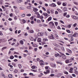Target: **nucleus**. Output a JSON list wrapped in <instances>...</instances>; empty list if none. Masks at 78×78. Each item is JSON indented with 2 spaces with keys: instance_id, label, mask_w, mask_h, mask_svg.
<instances>
[{
  "instance_id": "obj_1",
  "label": "nucleus",
  "mask_w": 78,
  "mask_h": 78,
  "mask_svg": "<svg viewBox=\"0 0 78 78\" xmlns=\"http://www.w3.org/2000/svg\"><path fill=\"white\" fill-rule=\"evenodd\" d=\"M40 65L41 66H43V65H45V63H44V62L42 60H40L39 61Z\"/></svg>"
},
{
  "instance_id": "obj_2",
  "label": "nucleus",
  "mask_w": 78,
  "mask_h": 78,
  "mask_svg": "<svg viewBox=\"0 0 78 78\" xmlns=\"http://www.w3.org/2000/svg\"><path fill=\"white\" fill-rule=\"evenodd\" d=\"M44 36V34L42 33H38L37 34V36Z\"/></svg>"
},
{
  "instance_id": "obj_3",
  "label": "nucleus",
  "mask_w": 78,
  "mask_h": 78,
  "mask_svg": "<svg viewBox=\"0 0 78 78\" xmlns=\"http://www.w3.org/2000/svg\"><path fill=\"white\" fill-rule=\"evenodd\" d=\"M71 62L72 61L70 59H67L65 61V62L66 64H68V63H70V62Z\"/></svg>"
},
{
  "instance_id": "obj_4",
  "label": "nucleus",
  "mask_w": 78,
  "mask_h": 78,
  "mask_svg": "<svg viewBox=\"0 0 78 78\" xmlns=\"http://www.w3.org/2000/svg\"><path fill=\"white\" fill-rule=\"evenodd\" d=\"M50 6H51V7H56V5L55 3H52L50 5Z\"/></svg>"
},
{
  "instance_id": "obj_5",
  "label": "nucleus",
  "mask_w": 78,
  "mask_h": 78,
  "mask_svg": "<svg viewBox=\"0 0 78 78\" xmlns=\"http://www.w3.org/2000/svg\"><path fill=\"white\" fill-rule=\"evenodd\" d=\"M55 57H61V56L59 55V54L58 53H57L56 54H55Z\"/></svg>"
},
{
  "instance_id": "obj_6",
  "label": "nucleus",
  "mask_w": 78,
  "mask_h": 78,
  "mask_svg": "<svg viewBox=\"0 0 78 78\" xmlns=\"http://www.w3.org/2000/svg\"><path fill=\"white\" fill-rule=\"evenodd\" d=\"M34 8V7H33V11L34 12H36V11H38V9H37Z\"/></svg>"
},
{
  "instance_id": "obj_7",
  "label": "nucleus",
  "mask_w": 78,
  "mask_h": 78,
  "mask_svg": "<svg viewBox=\"0 0 78 78\" xmlns=\"http://www.w3.org/2000/svg\"><path fill=\"white\" fill-rule=\"evenodd\" d=\"M72 18H73V19H77V17H76V16H73L72 15L71 16Z\"/></svg>"
},
{
  "instance_id": "obj_8",
  "label": "nucleus",
  "mask_w": 78,
  "mask_h": 78,
  "mask_svg": "<svg viewBox=\"0 0 78 78\" xmlns=\"http://www.w3.org/2000/svg\"><path fill=\"white\" fill-rule=\"evenodd\" d=\"M42 15H43V16H45L46 17L48 16V14H47V13H45L44 12H43L42 13Z\"/></svg>"
},
{
  "instance_id": "obj_9",
  "label": "nucleus",
  "mask_w": 78,
  "mask_h": 78,
  "mask_svg": "<svg viewBox=\"0 0 78 78\" xmlns=\"http://www.w3.org/2000/svg\"><path fill=\"white\" fill-rule=\"evenodd\" d=\"M29 33H34V31L33 30H29Z\"/></svg>"
},
{
  "instance_id": "obj_10",
  "label": "nucleus",
  "mask_w": 78,
  "mask_h": 78,
  "mask_svg": "<svg viewBox=\"0 0 78 78\" xmlns=\"http://www.w3.org/2000/svg\"><path fill=\"white\" fill-rule=\"evenodd\" d=\"M49 24L50 25H54V24L53 22H50L49 23Z\"/></svg>"
},
{
  "instance_id": "obj_11",
  "label": "nucleus",
  "mask_w": 78,
  "mask_h": 78,
  "mask_svg": "<svg viewBox=\"0 0 78 78\" xmlns=\"http://www.w3.org/2000/svg\"><path fill=\"white\" fill-rule=\"evenodd\" d=\"M52 35H51L50 36V37L51 39H55V37H53V35L51 34Z\"/></svg>"
},
{
  "instance_id": "obj_12",
  "label": "nucleus",
  "mask_w": 78,
  "mask_h": 78,
  "mask_svg": "<svg viewBox=\"0 0 78 78\" xmlns=\"http://www.w3.org/2000/svg\"><path fill=\"white\" fill-rule=\"evenodd\" d=\"M63 10L64 12L67 11V8L66 7H64L63 9Z\"/></svg>"
},
{
  "instance_id": "obj_13",
  "label": "nucleus",
  "mask_w": 78,
  "mask_h": 78,
  "mask_svg": "<svg viewBox=\"0 0 78 78\" xmlns=\"http://www.w3.org/2000/svg\"><path fill=\"white\" fill-rule=\"evenodd\" d=\"M20 43L21 45H23V41L22 40H20Z\"/></svg>"
},
{
  "instance_id": "obj_14",
  "label": "nucleus",
  "mask_w": 78,
  "mask_h": 78,
  "mask_svg": "<svg viewBox=\"0 0 78 78\" xmlns=\"http://www.w3.org/2000/svg\"><path fill=\"white\" fill-rule=\"evenodd\" d=\"M51 65L52 67H55L56 66V64H51Z\"/></svg>"
},
{
  "instance_id": "obj_15",
  "label": "nucleus",
  "mask_w": 78,
  "mask_h": 78,
  "mask_svg": "<svg viewBox=\"0 0 78 78\" xmlns=\"http://www.w3.org/2000/svg\"><path fill=\"white\" fill-rule=\"evenodd\" d=\"M51 28H53L54 29H55V24L54 25H52L51 26Z\"/></svg>"
},
{
  "instance_id": "obj_16",
  "label": "nucleus",
  "mask_w": 78,
  "mask_h": 78,
  "mask_svg": "<svg viewBox=\"0 0 78 78\" xmlns=\"http://www.w3.org/2000/svg\"><path fill=\"white\" fill-rule=\"evenodd\" d=\"M37 41L38 42H41V38H38L37 39Z\"/></svg>"
},
{
  "instance_id": "obj_17",
  "label": "nucleus",
  "mask_w": 78,
  "mask_h": 78,
  "mask_svg": "<svg viewBox=\"0 0 78 78\" xmlns=\"http://www.w3.org/2000/svg\"><path fill=\"white\" fill-rule=\"evenodd\" d=\"M6 48H7V47H3V48H2V51H3V50H5V49H6Z\"/></svg>"
},
{
  "instance_id": "obj_18",
  "label": "nucleus",
  "mask_w": 78,
  "mask_h": 78,
  "mask_svg": "<svg viewBox=\"0 0 78 78\" xmlns=\"http://www.w3.org/2000/svg\"><path fill=\"white\" fill-rule=\"evenodd\" d=\"M52 18H51V17H49L48 18V21H50L51 20V19Z\"/></svg>"
},
{
  "instance_id": "obj_19",
  "label": "nucleus",
  "mask_w": 78,
  "mask_h": 78,
  "mask_svg": "<svg viewBox=\"0 0 78 78\" xmlns=\"http://www.w3.org/2000/svg\"><path fill=\"white\" fill-rule=\"evenodd\" d=\"M55 37H56V38H57V39H58V38L59 37L58 35L56 34H55Z\"/></svg>"
},
{
  "instance_id": "obj_20",
  "label": "nucleus",
  "mask_w": 78,
  "mask_h": 78,
  "mask_svg": "<svg viewBox=\"0 0 78 78\" xmlns=\"http://www.w3.org/2000/svg\"><path fill=\"white\" fill-rule=\"evenodd\" d=\"M33 47H37V45L36 44H34L33 45Z\"/></svg>"
},
{
  "instance_id": "obj_21",
  "label": "nucleus",
  "mask_w": 78,
  "mask_h": 78,
  "mask_svg": "<svg viewBox=\"0 0 78 78\" xmlns=\"http://www.w3.org/2000/svg\"><path fill=\"white\" fill-rule=\"evenodd\" d=\"M14 56L11 55L10 57V58L11 59H14Z\"/></svg>"
},
{
  "instance_id": "obj_22",
  "label": "nucleus",
  "mask_w": 78,
  "mask_h": 78,
  "mask_svg": "<svg viewBox=\"0 0 78 78\" xmlns=\"http://www.w3.org/2000/svg\"><path fill=\"white\" fill-rule=\"evenodd\" d=\"M9 78H12V75L11 74H9Z\"/></svg>"
},
{
  "instance_id": "obj_23",
  "label": "nucleus",
  "mask_w": 78,
  "mask_h": 78,
  "mask_svg": "<svg viewBox=\"0 0 78 78\" xmlns=\"http://www.w3.org/2000/svg\"><path fill=\"white\" fill-rule=\"evenodd\" d=\"M73 69L74 70V71H76V70H77V68L76 67H74Z\"/></svg>"
},
{
  "instance_id": "obj_24",
  "label": "nucleus",
  "mask_w": 78,
  "mask_h": 78,
  "mask_svg": "<svg viewBox=\"0 0 78 78\" xmlns=\"http://www.w3.org/2000/svg\"><path fill=\"white\" fill-rule=\"evenodd\" d=\"M57 3L58 5H61L62 3L61 2H57Z\"/></svg>"
},
{
  "instance_id": "obj_25",
  "label": "nucleus",
  "mask_w": 78,
  "mask_h": 78,
  "mask_svg": "<svg viewBox=\"0 0 78 78\" xmlns=\"http://www.w3.org/2000/svg\"><path fill=\"white\" fill-rule=\"evenodd\" d=\"M18 66L19 67V69H21V68H22V66L20 64H18Z\"/></svg>"
},
{
  "instance_id": "obj_26",
  "label": "nucleus",
  "mask_w": 78,
  "mask_h": 78,
  "mask_svg": "<svg viewBox=\"0 0 78 78\" xmlns=\"http://www.w3.org/2000/svg\"><path fill=\"white\" fill-rule=\"evenodd\" d=\"M31 70L33 71V72H37V69H31Z\"/></svg>"
},
{
  "instance_id": "obj_27",
  "label": "nucleus",
  "mask_w": 78,
  "mask_h": 78,
  "mask_svg": "<svg viewBox=\"0 0 78 78\" xmlns=\"http://www.w3.org/2000/svg\"><path fill=\"white\" fill-rule=\"evenodd\" d=\"M57 10L58 11V12H62V10H61L59 9H57Z\"/></svg>"
},
{
  "instance_id": "obj_28",
  "label": "nucleus",
  "mask_w": 78,
  "mask_h": 78,
  "mask_svg": "<svg viewBox=\"0 0 78 78\" xmlns=\"http://www.w3.org/2000/svg\"><path fill=\"white\" fill-rule=\"evenodd\" d=\"M54 23H55V26L57 27V26H58V23L57 22H55Z\"/></svg>"
},
{
  "instance_id": "obj_29",
  "label": "nucleus",
  "mask_w": 78,
  "mask_h": 78,
  "mask_svg": "<svg viewBox=\"0 0 78 78\" xmlns=\"http://www.w3.org/2000/svg\"><path fill=\"white\" fill-rule=\"evenodd\" d=\"M19 9L20 10H23L24 9L22 7H20Z\"/></svg>"
},
{
  "instance_id": "obj_30",
  "label": "nucleus",
  "mask_w": 78,
  "mask_h": 78,
  "mask_svg": "<svg viewBox=\"0 0 78 78\" xmlns=\"http://www.w3.org/2000/svg\"><path fill=\"white\" fill-rule=\"evenodd\" d=\"M71 25H72L69 24V25H68L67 27L68 28H71Z\"/></svg>"
},
{
  "instance_id": "obj_31",
  "label": "nucleus",
  "mask_w": 78,
  "mask_h": 78,
  "mask_svg": "<svg viewBox=\"0 0 78 78\" xmlns=\"http://www.w3.org/2000/svg\"><path fill=\"white\" fill-rule=\"evenodd\" d=\"M12 65L14 67H16V64H15L14 63H12Z\"/></svg>"
},
{
  "instance_id": "obj_32",
  "label": "nucleus",
  "mask_w": 78,
  "mask_h": 78,
  "mask_svg": "<svg viewBox=\"0 0 78 78\" xmlns=\"http://www.w3.org/2000/svg\"><path fill=\"white\" fill-rule=\"evenodd\" d=\"M22 2V1L21 0H18L17 1V3H21Z\"/></svg>"
},
{
  "instance_id": "obj_33",
  "label": "nucleus",
  "mask_w": 78,
  "mask_h": 78,
  "mask_svg": "<svg viewBox=\"0 0 78 78\" xmlns=\"http://www.w3.org/2000/svg\"><path fill=\"white\" fill-rule=\"evenodd\" d=\"M62 58L63 59H66V57L65 56H63Z\"/></svg>"
},
{
  "instance_id": "obj_34",
  "label": "nucleus",
  "mask_w": 78,
  "mask_h": 78,
  "mask_svg": "<svg viewBox=\"0 0 78 78\" xmlns=\"http://www.w3.org/2000/svg\"><path fill=\"white\" fill-rule=\"evenodd\" d=\"M27 8L29 9H31V6H29L27 7Z\"/></svg>"
},
{
  "instance_id": "obj_35",
  "label": "nucleus",
  "mask_w": 78,
  "mask_h": 78,
  "mask_svg": "<svg viewBox=\"0 0 78 78\" xmlns=\"http://www.w3.org/2000/svg\"><path fill=\"white\" fill-rule=\"evenodd\" d=\"M67 13L66 12L64 13L63 14L64 17H65V16H66V15H67Z\"/></svg>"
},
{
  "instance_id": "obj_36",
  "label": "nucleus",
  "mask_w": 78,
  "mask_h": 78,
  "mask_svg": "<svg viewBox=\"0 0 78 78\" xmlns=\"http://www.w3.org/2000/svg\"><path fill=\"white\" fill-rule=\"evenodd\" d=\"M17 70L15 69L14 70V73H17Z\"/></svg>"
},
{
  "instance_id": "obj_37",
  "label": "nucleus",
  "mask_w": 78,
  "mask_h": 78,
  "mask_svg": "<svg viewBox=\"0 0 78 78\" xmlns=\"http://www.w3.org/2000/svg\"><path fill=\"white\" fill-rule=\"evenodd\" d=\"M66 31L68 33H70V31L69 30H66Z\"/></svg>"
},
{
  "instance_id": "obj_38",
  "label": "nucleus",
  "mask_w": 78,
  "mask_h": 78,
  "mask_svg": "<svg viewBox=\"0 0 78 78\" xmlns=\"http://www.w3.org/2000/svg\"><path fill=\"white\" fill-rule=\"evenodd\" d=\"M60 23H63V24H64V21L61 20H60Z\"/></svg>"
},
{
  "instance_id": "obj_39",
  "label": "nucleus",
  "mask_w": 78,
  "mask_h": 78,
  "mask_svg": "<svg viewBox=\"0 0 78 78\" xmlns=\"http://www.w3.org/2000/svg\"><path fill=\"white\" fill-rule=\"evenodd\" d=\"M40 14H39V13H38L37 16V17H38V18H40Z\"/></svg>"
},
{
  "instance_id": "obj_40",
  "label": "nucleus",
  "mask_w": 78,
  "mask_h": 78,
  "mask_svg": "<svg viewBox=\"0 0 78 78\" xmlns=\"http://www.w3.org/2000/svg\"><path fill=\"white\" fill-rule=\"evenodd\" d=\"M75 73L76 74V75H78V72L77 71H74Z\"/></svg>"
},
{
  "instance_id": "obj_41",
  "label": "nucleus",
  "mask_w": 78,
  "mask_h": 78,
  "mask_svg": "<svg viewBox=\"0 0 78 78\" xmlns=\"http://www.w3.org/2000/svg\"><path fill=\"white\" fill-rule=\"evenodd\" d=\"M35 67L36 66H33L32 67V69H35V68H36Z\"/></svg>"
},
{
  "instance_id": "obj_42",
  "label": "nucleus",
  "mask_w": 78,
  "mask_h": 78,
  "mask_svg": "<svg viewBox=\"0 0 78 78\" xmlns=\"http://www.w3.org/2000/svg\"><path fill=\"white\" fill-rule=\"evenodd\" d=\"M47 13H48V14H50V11L48 10V9L47 11Z\"/></svg>"
},
{
  "instance_id": "obj_43",
  "label": "nucleus",
  "mask_w": 78,
  "mask_h": 78,
  "mask_svg": "<svg viewBox=\"0 0 78 78\" xmlns=\"http://www.w3.org/2000/svg\"><path fill=\"white\" fill-rule=\"evenodd\" d=\"M37 23H40L41 21L39 20H37Z\"/></svg>"
},
{
  "instance_id": "obj_44",
  "label": "nucleus",
  "mask_w": 78,
  "mask_h": 78,
  "mask_svg": "<svg viewBox=\"0 0 78 78\" xmlns=\"http://www.w3.org/2000/svg\"><path fill=\"white\" fill-rule=\"evenodd\" d=\"M57 28L58 30H61V27H60V26H58L57 27Z\"/></svg>"
},
{
  "instance_id": "obj_45",
  "label": "nucleus",
  "mask_w": 78,
  "mask_h": 78,
  "mask_svg": "<svg viewBox=\"0 0 78 78\" xmlns=\"http://www.w3.org/2000/svg\"><path fill=\"white\" fill-rule=\"evenodd\" d=\"M71 41H73V37H71Z\"/></svg>"
},
{
  "instance_id": "obj_46",
  "label": "nucleus",
  "mask_w": 78,
  "mask_h": 78,
  "mask_svg": "<svg viewBox=\"0 0 78 78\" xmlns=\"http://www.w3.org/2000/svg\"><path fill=\"white\" fill-rule=\"evenodd\" d=\"M21 17H24L25 16V14H23L21 15Z\"/></svg>"
},
{
  "instance_id": "obj_47",
  "label": "nucleus",
  "mask_w": 78,
  "mask_h": 78,
  "mask_svg": "<svg viewBox=\"0 0 78 78\" xmlns=\"http://www.w3.org/2000/svg\"><path fill=\"white\" fill-rule=\"evenodd\" d=\"M76 36V33L74 34L73 35V37H75Z\"/></svg>"
},
{
  "instance_id": "obj_48",
  "label": "nucleus",
  "mask_w": 78,
  "mask_h": 78,
  "mask_svg": "<svg viewBox=\"0 0 78 78\" xmlns=\"http://www.w3.org/2000/svg\"><path fill=\"white\" fill-rule=\"evenodd\" d=\"M14 19L15 20H17V16H15L14 17Z\"/></svg>"
},
{
  "instance_id": "obj_49",
  "label": "nucleus",
  "mask_w": 78,
  "mask_h": 78,
  "mask_svg": "<svg viewBox=\"0 0 78 78\" xmlns=\"http://www.w3.org/2000/svg\"><path fill=\"white\" fill-rule=\"evenodd\" d=\"M44 18V17H43V16H40V19H43Z\"/></svg>"
},
{
  "instance_id": "obj_50",
  "label": "nucleus",
  "mask_w": 78,
  "mask_h": 78,
  "mask_svg": "<svg viewBox=\"0 0 78 78\" xmlns=\"http://www.w3.org/2000/svg\"><path fill=\"white\" fill-rule=\"evenodd\" d=\"M17 45H15V47H18V46H19V43L18 42H17Z\"/></svg>"
},
{
  "instance_id": "obj_51",
  "label": "nucleus",
  "mask_w": 78,
  "mask_h": 78,
  "mask_svg": "<svg viewBox=\"0 0 78 78\" xmlns=\"http://www.w3.org/2000/svg\"><path fill=\"white\" fill-rule=\"evenodd\" d=\"M9 70H10V71H12L14 70V68H10Z\"/></svg>"
},
{
  "instance_id": "obj_52",
  "label": "nucleus",
  "mask_w": 78,
  "mask_h": 78,
  "mask_svg": "<svg viewBox=\"0 0 78 78\" xmlns=\"http://www.w3.org/2000/svg\"><path fill=\"white\" fill-rule=\"evenodd\" d=\"M27 16H31V14H27Z\"/></svg>"
},
{
  "instance_id": "obj_53",
  "label": "nucleus",
  "mask_w": 78,
  "mask_h": 78,
  "mask_svg": "<svg viewBox=\"0 0 78 78\" xmlns=\"http://www.w3.org/2000/svg\"><path fill=\"white\" fill-rule=\"evenodd\" d=\"M61 50H62L63 51H64V48L63 47H62Z\"/></svg>"
},
{
  "instance_id": "obj_54",
  "label": "nucleus",
  "mask_w": 78,
  "mask_h": 78,
  "mask_svg": "<svg viewBox=\"0 0 78 78\" xmlns=\"http://www.w3.org/2000/svg\"><path fill=\"white\" fill-rule=\"evenodd\" d=\"M23 23H25V22H26V20H25L24 19H23Z\"/></svg>"
},
{
  "instance_id": "obj_55",
  "label": "nucleus",
  "mask_w": 78,
  "mask_h": 78,
  "mask_svg": "<svg viewBox=\"0 0 78 78\" xmlns=\"http://www.w3.org/2000/svg\"><path fill=\"white\" fill-rule=\"evenodd\" d=\"M46 72L47 73H50L49 70L47 69L46 70Z\"/></svg>"
},
{
  "instance_id": "obj_56",
  "label": "nucleus",
  "mask_w": 78,
  "mask_h": 78,
  "mask_svg": "<svg viewBox=\"0 0 78 78\" xmlns=\"http://www.w3.org/2000/svg\"><path fill=\"white\" fill-rule=\"evenodd\" d=\"M37 49L36 48L34 49V50L35 51H37Z\"/></svg>"
},
{
  "instance_id": "obj_57",
  "label": "nucleus",
  "mask_w": 78,
  "mask_h": 78,
  "mask_svg": "<svg viewBox=\"0 0 78 78\" xmlns=\"http://www.w3.org/2000/svg\"><path fill=\"white\" fill-rule=\"evenodd\" d=\"M57 62V64H61V65H62V63L59 62Z\"/></svg>"
},
{
  "instance_id": "obj_58",
  "label": "nucleus",
  "mask_w": 78,
  "mask_h": 78,
  "mask_svg": "<svg viewBox=\"0 0 78 78\" xmlns=\"http://www.w3.org/2000/svg\"><path fill=\"white\" fill-rule=\"evenodd\" d=\"M68 37H72V35L71 34H69L68 35Z\"/></svg>"
},
{
  "instance_id": "obj_59",
  "label": "nucleus",
  "mask_w": 78,
  "mask_h": 78,
  "mask_svg": "<svg viewBox=\"0 0 78 78\" xmlns=\"http://www.w3.org/2000/svg\"><path fill=\"white\" fill-rule=\"evenodd\" d=\"M68 66H72V63H70L68 65Z\"/></svg>"
},
{
  "instance_id": "obj_60",
  "label": "nucleus",
  "mask_w": 78,
  "mask_h": 78,
  "mask_svg": "<svg viewBox=\"0 0 78 78\" xmlns=\"http://www.w3.org/2000/svg\"><path fill=\"white\" fill-rule=\"evenodd\" d=\"M39 3L40 4V5H42V2L41 1H40L39 2Z\"/></svg>"
},
{
  "instance_id": "obj_61",
  "label": "nucleus",
  "mask_w": 78,
  "mask_h": 78,
  "mask_svg": "<svg viewBox=\"0 0 78 78\" xmlns=\"http://www.w3.org/2000/svg\"><path fill=\"white\" fill-rule=\"evenodd\" d=\"M73 3H74V4L76 5H78V4L77 2H74Z\"/></svg>"
},
{
  "instance_id": "obj_62",
  "label": "nucleus",
  "mask_w": 78,
  "mask_h": 78,
  "mask_svg": "<svg viewBox=\"0 0 78 78\" xmlns=\"http://www.w3.org/2000/svg\"><path fill=\"white\" fill-rule=\"evenodd\" d=\"M14 48H11L10 50H12V51H14Z\"/></svg>"
},
{
  "instance_id": "obj_63",
  "label": "nucleus",
  "mask_w": 78,
  "mask_h": 78,
  "mask_svg": "<svg viewBox=\"0 0 78 78\" xmlns=\"http://www.w3.org/2000/svg\"><path fill=\"white\" fill-rule=\"evenodd\" d=\"M55 14H58V12L56 11H55Z\"/></svg>"
},
{
  "instance_id": "obj_64",
  "label": "nucleus",
  "mask_w": 78,
  "mask_h": 78,
  "mask_svg": "<svg viewBox=\"0 0 78 78\" xmlns=\"http://www.w3.org/2000/svg\"><path fill=\"white\" fill-rule=\"evenodd\" d=\"M31 24H34V21H31Z\"/></svg>"
}]
</instances>
